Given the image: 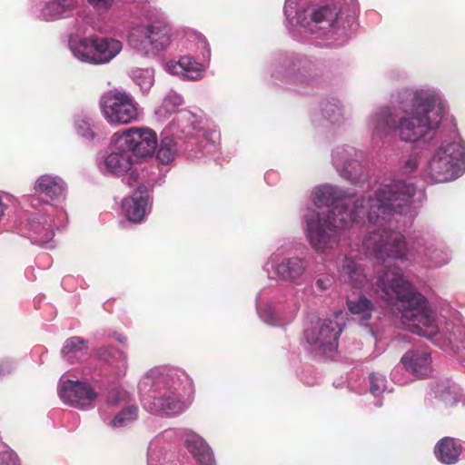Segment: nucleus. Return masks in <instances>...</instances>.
<instances>
[{"label":"nucleus","mask_w":465,"mask_h":465,"mask_svg":"<svg viewBox=\"0 0 465 465\" xmlns=\"http://www.w3.org/2000/svg\"><path fill=\"white\" fill-rule=\"evenodd\" d=\"M156 145L157 136L153 130L130 128L115 140V148L105 158L104 165L110 173L122 175L138 158L152 156Z\"/></svg>","instance_id":"3"},{"label":"nucleus","mask_w":465,"mask_h":465,"mask_svg":"<svg viewBox=\"0 0 465 465\" xmlns=\"http://www.w3.org/2000/svg\"><path fill=\"white\" fill-rule=\"evenodd\" d=\"M100 106L104 118L113 125L128 124L139 117L138 104L125 92L112 90L105 93Z\"/></svg>","instance_id":"8"},{"label":"nucleus","mask_w":465,"mask_h":465,"mask_svg":"<svg viewBox=\"0 0 465 465\" xmlns=\"http://www.w3.org/2000/svg\"><path fill=\"white\" fill-rule=\"evenodd\" d=\"M338 9L336 5H325L315 10L312 13V21L316 24H326L328 27H332L338 18Z\"/></svg>","instance_id":"22"},{"label":"nucleus","mask_w":465,"mask_h":465,"mask_svg":"<svg viewBox=\"0 0 465 465\" xmlns=\"http://www.w3.org/2000/svg\"><path fill=\"white\" fill-rule=\"evenodd\" d=\"M86 349V342L80 337H71L66 340L64 346L63 347V353L68 355L76 351H82Z\"/></svg>","instance_id":"30"},{"label":"nucleus","mask_w":465,"mask_h":465,"mask_svg":"<svg viewBox=\"0 0 465 465\" xmlns=\"http://www.w3.org/2000/svg\"><path fill=\"white\" fill-rule=\"evenodd\" d=\"M148 199L146 186L140 185L131 197L123 201V210L129 221L138 223L143 219Z\"/></svg>","instance_id":"14"},{"label":"nucleus","mask_w":465,"mask_h":465,"mask_svg":"<svg viewBox=\"0 0 465 465\" xmlns=\"http://www.w3.org/2000/svg\"><path fill=\"white\" fill-rule=\"evenodd\" d=\"M339 315L334 319H326L317 325L307 328L304 331L306 341L319 348H335L342 331L341 324L338 322Z\"/></svg>","instance_id":"11"},{"label":"nucleus","mask_w":465,"mask_h":465,"mask_svg":"<svg viewBox=\"0 0 465 465\" xmlns=\"http://www.w3.org/2000/svg\"><path fill=\"white\" fill-rule=\"evenodd\" d=\"M362 251L369 257L378 258V233L376 232L373 231L364 237Z\"/></svg>","instance_id":"29"},{"label":"nucleus","mask_w":465,"mask_h":465,"mask_svg":"<svg viewBox=\"0 0 465 465\" xmlns=\"http://www.w3.org/2000/svg\"><path fill=\"white\" fill-rule=\"evenodd\" d=\"M375 197L367 199L361 198L354 200L351 197H344L342 191L337 187L331 185H322L314 191V203L317 207L327 206L332 207V211L339 205L342 206V212H353L362 210L361 216L357 217V221L367 218L370 223H375L378 220V198L377 192H374Z\"/></svg>","instance_id":"7"},{"label":"nucleus","mask_w":465,"mask_h":465,"mask_svg":"<svg viewBox=\"0 0 465 465\" xmlns=\"http://www.w3.org/2000/svg\"><path fill=\"white\" fill-rule=\"evenodd\" d=\"M175 143L172 138L162 139L160 147L156 153L157 160L163 164H168L174 159Z\"/></svg>","instance_id":"27"},{"label":"nucleus","mask_w":465,"mask_h":465,"mask_svg":"<svg viewBox=\"0 0 465 465\" xmlns=\"http://www.w3.org/2000/svg\"><path fill=\"white\" fill-rule=\"evenodd\" d=\"M65 186L59 177L42 175L35 185V190L40 194H45L51 199L60 197L64 192Z\"/></svg>","instance_id":"19"},{"label":"nucleus","mask_w":465,"mask_h":465,"mask_svg":"<svg viewBox=\"0 0 465 465\" xmlns=\"http://www.w3.org/2000/svg\"><path fill=\"white\" fill-rule=\"evenodd\" d=\"M419 165V160L418 157L415 155L410 156L404 164V171L405 173H412L417 169Z\"/></svg>","instance_id":"32"},{"label":"nucleus","mask_w":465,"mask_h":465,"mask_svg":"<svg viewBox=\"0 0 465 465\" xmlns=\"http://www.w3.org/2000/svg\"><path fill=\"white\" fill-rule=\"evenodd\" d=\"M347 305L349 311L353 314L361 315L362 321L368 322L370 320L373 305L366 297L360 296L357 300H348Z\"/></svg>","instance_id":"23"},{"label":"nucleus","mask_w":465,"mask_h":465,"mask_svg":"<svg viewBox=\"0 0 465 465\" xmlns=\"http://www.w3.org/2000/svg\"><path fill=\"white\" fill-rule=\"evenodd\" d=\"M176 68H180L178 73L191 80H197L201 77L202 65L191 56L181 57L177 62Z\"/></svg>","instance_id":"24"},{"label":"nucleus","mask_w":465,"mask_h":465,"mask_svg":"<svg viewBox=\"0 0 465 465\" xmlns=\"http://www.w3.org/2000/svg\"><path fill=\"white\" fill-rule=\"evenodd\" d=\"M414 194L413 184L402 180L380 184V290L411 332L432 339L439 331L434 312L424 296L396 268L391 269L397 261H415L420 252V242L407 243L397 231L410 226L417 214L411 204Z\"/></svg>","instance_id":"1"},{"label":"nucleus","mask_w":465,"mask_h":465,"mask_svg":"<svg viewBox=\"0 0 465 465\" xmlns=\"http://www.w3.org/2000/svg\"><path fill=\"white\" fill-rule=\"evenodd\" d=\"M465 170V145L460 142L443 141L432 152L425 173L436 183H446L460 177Z\"/></svg>","instance_id":"6"},{"label":"nucleus","mask_w":465,"mask_h":465,"mask_svg":"<svg viewBox=\"0 0 465 465\" xmlns=\"http://www.w3.org/2000/svg\"><path fill=\"white\" fill-rule=\"evenodd\" d=\"M395 110L380 112V130L385 134L397 132L402 141L414 143L429 132L437 129L441 122L444 106L440 94L432 89H404L398 93Z\"/></svg>","instance_id":"2"},{"label":"nucleus","mask_w":465,"mask_h":465,"mask_svg":"<svg viewBox=\"0 0 465 465\" xmlns=\"http://www.w3.org/2000/svg\"><path fill=\"white\" fill-rule=\"evenodd\" d=\"M97 356L100 360L110 362V357L112 356V351L107 347H102L97 350Z\"/></svg>","instance_id":"33"},{"label":"nucleus","mask_w":465,"mask_h":465,"mask_svg":"<svg viewBox=\"0 0 465 465\" xmlns=\"http://www.w3.org/2000/svg\"><path fill=\"white\" fill-rule=\"evenodd\" d=\"M78 0H51L46 3L43 14L50 20L63 17L76 8Z\"/></svg>","instance_id":"21"},{"label":"nucleus","mask_w":465,"mask_h":465,"mask_svg":"<svg viewBox=\"0 0 465 465\" xmlns=\"http://www.w3.org/2000/svg\"><path fill=\"white\" fill-rule=\"evenodd\" d=\"M306 269L305 262L298 257L282 260L276 268L277 274L285 281H295Z\"/></svg>","instance_id":"18"},{"label":"nucleus","mask_w":465,"mask_h":465,"mask_svg":"<svg viewBox=\"0 0 465 465\" xmlns=\"http://www.w3.org/2000/svg\"><path fill=\"white\" fill-rule=\"evenodd\" d=\"M375 378L376 377H375L374 373H371L370 375V380H371V391L372 394H375V391L377 390L376 385L374 384Z\"/></svg>","instance_id":"36"},{"label":"nucleus","mask_w":465,"mask_h":465,"mask_svg":"<svg viewBox=\"0 0 465 465\" xmlns=\"http://www.w3.org/2000/svg\"><path fill=\"white\" fill-rule=\"evenodd\" d=\"M121 49L122 44L118 40L90 36L80 40L74 53L84 62L104 64L113 59Z\"/></svg>","instance_id":"9"},{"label":"nucleus","mask_w":465,"mask_h":465,"mask_svg":"<svg viewBox=\"0 0 465 465\" xmlns=\"http://www.w3.org/2000/svg\"><path fill=\"white\" fill-rule=\"evenodd\" d=\"M60 398L69 405L78 409H85L92 406L97 393L92 387L84 382L64 381L59 391Z\"/></svg>","instance_id":"12"},{"label":"nucleus","mask_w":465,"mask_h":465,"mask_svg":"<svg viewBox=\"0 0 465 465\" xmlns=\"http://www.w3.org/2000/svg\"><path fill=\"white\" fill-rule=\"evenodd\" d=\"M401 361L407 371L417 377H426L432 371L430 352L426 348L406 351Z\"/></svg>","instance_id":"13"},{"label":"nucleus","mask_w":465,"mask_h":465,"mask_svg":"<svg viewBox=\"0 0 465 465\" xmlns=\"http://www.w3.org/2000/svg\"><path fill=\"white\" fill-rule=\"evenodd\" d=\"M6 207L7 206L2 202V199L0 198V219L4 216Z\"/></svg>","instance_id":"37"},{"label":"nucleus","mask_w":465,"mask_h":465,"mask_svg":"<svg viewBox=\"0 0 465 465\" xmlns=\"http://www.w3.org/2000/svg\"><path fill=\"white\" fill-rule=\"evenodd\" d=\"M344 270L349 275L351 284L357 288H364L368 282L367 276L363 273L357 264L347 259L344 263Z\"/></svg>","instance_id":"25"},{"label":"nucleus","mask_w":465,"mask_h":465,"mask_svg":"<svg viewBox=\"0 0 465 465\" xmlns=\"http://www.w3.org/2000/svg\"><path fill=\"white\" fill-rule=\"evenodd\" d=\"M460 452V443L450 437L441 439L434 448V453L437 459L445 464H452L456 462Z\"/></svg>","instance_id":"17"},{"label":"nucleus","mask_w":465,"mask_h":465,"mask_svg":"<svg viewBox=\"0 0 465 465\" xmlns=\"http://www.w3.org/2000/svg\"><path fill=\"white\" fill-rule=\"evenodd\" d=\"M420 252L417 258L422 253V262L429 268H439L447 264L450 261V255L446 250L441 247H423L420 242Z\"/></svg>","instance_id":"20"},{"label":"nucleus","mask_w":465,"mask_h":465,"mask_svg":"<svg viewBox=\"0 0 465 465\" xmlns=\"http://www.w3.org/2000/svg\"><path fill=\"white\" fill-rule=\"evenodd\" d=\"M431 391L434 398L445 407H452L463 401V394L460 387L449 379L436 381L431 387Z\"/></svg>","instance_id":"15"},{"label":"nucleus","mask_w":465,"mask_h":465,"mask_svg":"<svg viewBox=\"0 0 465 465\" xmlns=\"http://www.w3.org/2000/svg\"><path fill=\"white\" fill-rule=\"evenodd\" d=\"M107 401L110 403V404H116L118 402V398L117 397H113L111 394L108 396L107 398Z\"/></svg>","instance_id":"38"},{"label":"nucleus","mask_w":465,"mask_h":465,"mask_svg":"<svg viewBox=\"0 0 465 465\" xmlns=\"http://www.w3.org/2000/svg\"><path fill=\"white\" fill-rule=\"evenodd\" d=\"M138 417V407L130 405L122 410L111 421L110 425L113 428H120L128 425L130 422L135 420Z\"/></svg>","instance_id":"26"},{"label":"nucleus","mask_w":465,"mask_h":465,"mask_svg":"<svg viewBox=\"0 0 465 465\" xmlns=\"http://www.w3.org/2000/svg\"><path fill=\"white\" fill-rule=\"evenodd\" d=\"M185 447L193 455L201 465H213V455L203 438L195 433H188L185 439Z\"/></svg>","instance_id":"16"},{"label":"nucleus","mask_w":465,"mask_h":465,"mask_svg":"<svg viewBox=\"0 0 465 465\" xmlns=\"http://www.w3.org/2000/svg\"><path fill=\"white\" fill-rule=\"evenodd\" d=\"M180 384H183L184 389L188 391V400L191 401V395L193 392L192 379L184 372L172 371L156 379L154 390L143 399V407L152 413H180L187 407L186 402L178 394Z\"/></svg>","instance_id":"4"},{"label":"nucleus","mask_w":465,"mask_h":465,"mask_svg":"<svg viewBox=\"0 0 465 465\" xmlns=\"http://www.w3.org/2000/svg\"><path fill=\"white\" fill-rule=\"evenodd\" d=\"M461 330L465 331L464 324L455 325L452 326L451 329L448 330V342L451 350L455 352H460V351L465 346L464 336L460 334Z\"/></svg>","instance_id":"28"},{"label":"nucleus","mask_w":465,"mask_h":465,"mask_svg":"<svg viewBox=\"0 0 465 465\" xmlns=\"http://www.w3.org/2000/svg\"><path fill=\"white\" fill-rule=\"evenodd\" d=\"M317 285H318L319 287H321V288H324V287H323V281H322V280H321V279H319V280L317 281Z\"/></svg>","instance_id":"39"},{"label":"nucleus","mask_w":465,"mask_h":465,"mask_svg":"<svg viewBox=\"0 0 465 465\" xmlns=\"http://www.w3.org/2000/svg\"><path fill=\"white\" fill-rule=\"evenodd\" d=\"M138 174L135 173H131L127 178V184L129 186H133L137 182Z\"/></svg>","instance_id":"35"},{"label":"nucleus","mask_w":465,"mask_h":465,"mask_svg":"<svg viewBox=\"0 0 465 465\" xmlns=\"http://www.w3.org/2000/svg\"><path fill=\"white\" fill-rule=\"evenodd\" d=\"M89 4L94 6H103L107 8L114 0H87Z\"/></svg>","instance_id":"34"},{"label":"nucleus","mask_w":465,"mask_h":465,"mask_svg":"<svg viewBox=\"0 0 465 465\" xmlns=\"http://www.w3.org/2000/svg\"><path fill=\"white\" fill-rule=\"evenodd\" d=\"M137 84L143 90H148L153 84V77L150 71H141L139 75L135 76Z\"/></svg>","instance_id":"31"},{"label":"nucleus","mask_w":465,"mask_h":465,"mask_svg":"<svg viewBox=\"0 0 465 465\" xmlns=\"http://www.w3.org/2000/svg\"><path fill=\"white\" fill-rule=\"evenodd\" d=\"M362 212H342V206L339 205L332 211H328L326 215L313 213L307 219V234L312 248L321 252L332 248L338 241V230L356 222Z\"/></svg>","instance_id":"5"},{"label":"nucleus","mask_w":465,"mask_h":465,"mask_svg":"<svg viewBox=\"0 0 465 465\" xmlns=\"http://www.w3.org/2000/svg\"><path fill=\"white\" fill-rule=\"evenodd\" d=\"M129 43L144 54H150L163 50L170 44V36L165 27L139 26L130 34Z\"/></svg>","instance_id":"10"}]
</instances>
